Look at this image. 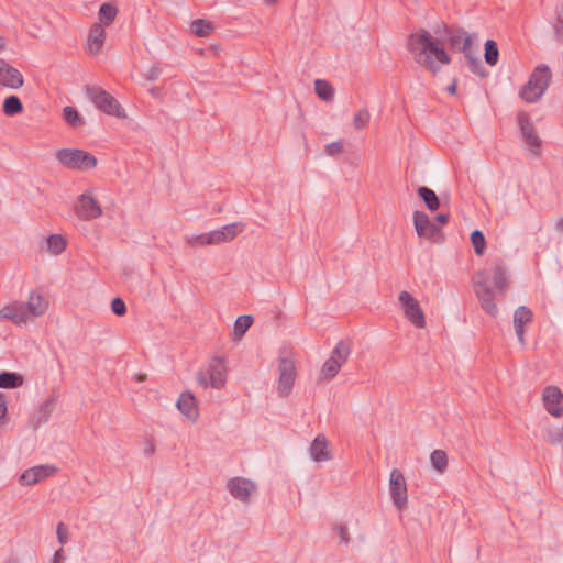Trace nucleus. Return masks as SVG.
<instances>
[{"label": "nucleus", "instance_id": "obj_1", "mask_svg": "<svg viewBox=\"0 0 563 563\" xmlns=\"http://www.w3.org/2000/svg\"><path fill=\"white\" fill-rule=\"evenodd\" d=\"M407 48L413 60L432 74H437L442 65L451 62L445 52L444 40L434 37L426 30L411 34L407 40Z\"/></svg>", "mask_w": 563, "mask_h": 563}, {"label": "nucleus", "instance_id": "obj_2", "mask_svg": "<svg viewBox=\"0 0 563 563\" xmlns=\"http://www.w3.org/2000/svg\"><path fill=\"white\" fill-rule=\"evenodd\" d=\"M474 290L481 307L492 317H496L498 308L494 301V289L504 294L507 289V271L501 261H496L493 271H481L474 276Z\"/></svg>", "mask_w": 563, "mask_h": 563}, {"label": "nucleus", "instance_id": "obj_3", "mask_svg": "<svg viewBox=\"0 0 563 563\" xmlns=\"http://www.w3.org/2000/svg\"><path fill=\"white\" fill-rule=\"evenodd\" d=\"M551 80V70L545 65H539L533 70L528 82L522 87L520 96L528 102L539 100Z\"/></svg>", "mask_w": 563, "mask_h": 563}, {"label": "nucleus", "instance_id": "obj_4", "mask_svg": "<svg viewBox=\"0 0 563 563\" xmlns=\"http://www.w3.org/2000/svg\"><path fill=\"white\" fill-rule=\"evenodd\" d=\"M57 161L65 167L85 172L97 165V158L90 153L78 148H63L56 153Z\"/></svg>", "mask_w": 563, "mask_h": 563}, {"label": "nucleus", "instance_id": "obj_5", "mask_svg": "<svg viewBox=\"0 0 563 563\" xmlns=\"http://www.w3.org/2000/svg\"><path fill=\"white\" fill-rule=\"evenodd\" d=\"M85 91L87 97L100 111L108 115H113L121 119L126 117L125 111L120 106V103L101 87L87 86Z\"/></svg>", "mask_w": 563, "mask_h": 563}, {"label": "nucleus", "instance_id": "obj_6", "mask_svg": "<svg viewBox=\"0 0 563 563\" xmlns=\"http://www.w3.org/2000/svg\"><path fill=\"white\" fill-rule=\"evenodd\" d=\"M197 382L205 388L209 386L214 389L223 388L227 382L224 358L220 356L212 357L209 362L207 374L199 372L197 375Z\"/></svg>", "mask_w": 563, "mask_h": 563}, {"label": "nucleus", "instance_id": "obj_7", "mask_svg": "<svg viewBox=\"0 0 563 563\" xmlns=\"http://www.w3.org/2000/svg\"><path fill=\"white\" fill-rule=\"evenodd\" d=\"M399 302L405 317L418 329L426 327V317L419 301L408 291L399 294Z\"/></svg>", "mask_w": 563, "mask_h": 563}, {"label": "nucleus", "instance_id": "obj_8", "mask_svg": "<svg viewBox=\"0 0 563 563\" xmlns=\"http://www.w3.org/2000/svg\"><path fill=\"white\" fill-rule=\"evenodd\" d=\"M389 492L393 504L399 510L407 507L408 494L404 474L398 468H393L389 475Z\"/></svg>", "mask_w": 563, "mask_h": 563}, {"label": "nucleus", "instance_id": "obj_9", "mask_svg": "<svg viewBox=\"0 0 563 563\" xmlns=\"http://www.w3.org/2000/svg\"><path fill=\"white\" fill-rule=\"evenodd\" d=\"M278 395L280 397H286L290 394L295 378H296V367L292 360L288 357H280L278 364Z\"/></svg>", "mask_w": 563, "mask_h": 563}, {"label": "nucleus", "instance_id": "obj_10", "mask_svg": "<svg viewBox=\"0 0 563 563\" xmlns=\"http://www.w3.org/2000/svg\"><path fill=\"white\" fill-rule=\"evenodd\" d=\"M227 488L233 498L244 504L250 503L251 496L257 490L254 482L240 476L230 478Z\"/></svg>", "mask_w": 563, "mask_h": 563}, {"label": "nucleus", "instance_id": "obj_11", "mask_svg": "<svg viewBox=\"0 0 563 563\" xmlns=\"http://www.w3.org/2000/svg\"><path fill=\"white\" fill-rule=\"evenodd\" d=\"M518 124L520 126L525 144L528 146L531 153L539 154L541 151L542 142L539 135L537 134L534 126L531 123L529 114L520 112L518 114Z\"/></svg>", "mask_w": 563, "mask_h": 563}, {"label": "nucleus", "instance_id": "obj_12", "mask_svg": "<svg viewBox=\"0 0 563 563\" xmlns=\"http://www.w3.org/2000/svg\"><path fill=\"white\" fill-rule=\"evenodd\" d=\"M413 224L417 234L424 239H434L440 234V228L423 211L413 212Z\"/></svg>", "mask_w": 563, "mask_h": 563}, {"label": "nucleus", "instance_id": "obj_13", "mask_svg": "<svg viewBox=\"0 0 563 563\" xmlns=\"http://www.w3.org/2000/svg\"><path fill=\"white\" fill-rule=\"evenodd\" d=\"M22 74L8 62L0 58V86L9 89H19L23 86Z\"/></svg>", "mask_w": 563, "mask_h": 563}, {"label": "nucleus", "instance_id": "obj_14", "mask_svg": "<svg viewBox=\"0 0 563 563\" xmlns=\"http://www.w3.org/2000/svg\"><path fill=\"white\" fill-rule=\"evenodd\" d=\"M76 213L82 220H92L101 216L99 203L88 194L79 196L76 205Z\"/></svg>", "mask_w": 563, "mask_h": 563}, {"label": "nucleus", "instance_id": "obj_15", "mask_svg": "<svg viewBox=\"0 0 563 563\" xmlns=\"http://www.w3.org/2000/svg\"><path fill=\"white\" fill-rule=\"evenodd\" d=\"M543 405L547 411L553 417H561L563 413V394L555 386H547L543 390Z\"/></svg>", "mask_w": 563, "mask_h": 563}, {"label": "nucleus", "instance_id": "obj_16", "mask_svg": "<svg viewBox=\"0 0 563 563\" xmlns=\"http://www.w3.org/2000/svg\"><path fill=\"white\" fill-rule=\"evenodd\" d=\"M56 472V467L52 465H37L25 470L19 478V483L23 486L35 485L41 481L49 477Z\"/></svg>", "mask_w": 563, "mask_h": 563}, {"label": "nucleus", "instance_id": "obj_17", "mask_svg": "<svg viewBox=\"0 0 563 563\" xmlns=\"http://www.w3.org/2000/svg\"><path fill=\"white\" fill-rule=\"evenodd\" d=\"M239 227L240 223H231L223 225L218 230L206 232L207 245H216L232 241L238 235V233L242 231V228Z\"/></svg>", "mask_w": 563, "mask_h": 563}, {"label": "nucleus", "instance_id": "obj_18", "mask_svg": "<svg viewBox=\"0 0 563 563\" xmlns=\"http://www.w3.org/2000/svg\"><path fill=\"white\" fill-rule=\"evenodd\" d=\"M532 311L526 306H520L515 310L514 327L521 344L525 343V325L532 322Z\"/></svg>", "mask_w": 563, "mask_h": 563}, {"label": "nucleus", "instance_id": "obj_19", "mask_svg": "<svg viewBox=\"0 0 563 563\" xmlns=\"http://www.w3.org/2000/svg\"><path fill=\"white\" fill-rule=\"evenodd\" d=\"M0 317L11 320L13 323L18 325L26 323L29 320V313L22 302H14L4 306L0 310Z\"/></svg>", "mask_w": 563, "mask_h": 563}, {"label": "nucleus", "instance_id": "obj_20", "mask_svg": "<svg viewBox=\"0 0 563 563\" xmlns=\"http://www.w3.org/2000/svg\"><path fill=\"white\" fill-rule=\"evenodd\" d=\"M106 38V32L101 23H95L88 34V41H87V52L89 55H97L103 44Z\"/></svg>", "mask_w": 563, "mask_h": 563}, {"label": "nucleus", "instance_id": "obj_21", "mask_svg": "<svg viewBox=\"0 0 563 563\" xmlns=\"http://www.w3.org/2000/svg\"><path fill=\"white\" fill-rule=\"evenodd\" d=\"M310 456L314 462H325L331 460L329 442L324 434H318L310 445Z\"/></svg>", "mask_w": 563, "mask_h": 563}, {"label": "nucleus", "instance_id": "obj_22", "mask_svg": "<svg viewBox=\"0 0 563 563\" xmlns=\"http://www.w3.org/2000/svg\"><path fill=\"white\" fill-rule=\"evenodd\" d=\"M178 410L185 415L189 420L196 421L199 413L195 396L189 393H181L177 400Z\"/></svg>", "mask_w": 563, "mask_h": 563}, {"label": "nucleus", "instance_id": "obj_23", "mask_svg": "<svg viewBox=\"0 0 563 563\" xmlns=\"http://www.w3.org/2000/svg\"><path fill=\"white\" fill-rule=\"evenodd\" d=\"M54 401L52 398L46 399L36 412L33 415L31 423L34 430H37L40 426L46 423L53 412Z\"/></svg>", "mask_w": 563, "mask_h": 563}, {"label": "nucleus", "instance_id": "obj_24", "mask_svg": "<svg viewBox=\"0 0 563 563\" xmlns=\"http://www.w3.org/2000/svg\"><path fill=\"white\" fill-rule=\"evenodd\" d=\"M47 307L48 302L42 295L31 292L25 309L29 314L33 317H40L45 313Z\"/></svg>", "mask_w": 563, "mask_h": 563}, {"label": "nucleus", "instance_id": "obj_25", "mask_svg": "<svg viewBox=\"0 0 563 563\" xmlns=\"http://www.w3.org/2000/svg\"><path fill=\"white\" fill-rule=\"evenodd\" d=\"M461 51L464 54V57L467 60L468 68L472 73L478 75L479 77H484L486 75V70L482 65L479 57L476 52H474L472 44L465 47H461Z\"/></svg>", "mask_w": 563, "mask_h": 563}, {"label": "nucleus", "instance_id": "obj_26", "mask_svg": "<svg viewBox=\"0 0 563 563\" xmlns=\"http://www.w3.org/2000/svg\"><path fill=\"white\" fill-rule=\"evenodd\" d=\"M46 251L53 255H59L67 246L65 238L60 234H51L45 240Z\"/></svg>", "mask_w": 563, "mask_h": 563}, {"label": "nucleus", "instance_id": "obj_27", "mask_svg": "<svg viewBox=\"0 0 563 563\" xmlns=\"http://www.w3.org/2000/svg\"><path fill=\"white\" fill-rule=\"evenodd\" d=\"M350 354L351 344L347 341L341 340L332 350L330 358H334L342 366L347 361Z\"/></svg>", "mask_w": 563, "mask_h": 563}, {"label": "nucleus", "instance_id": "obj_28", "mask_svg": "<svg viewBox=\"0 0 563 563\" xmlns=\"http://www.w3.org/2000/svg\"><path fill=\"white\" fill-rule=\"evenodd\" d=\"M24 378L14 372L0 373V388H18L23 385Z\"/></svg>", "mask_w": 563, "mask_h": 563}, {"label": "nucleus", "instance_id": "obj_29", "mask_svg": "<svg viewBox=\"0 0 563 563\" xmlns=\"http://www.w3.org/2000/svg\"><path fill=\"white\" fill-rule=\"evenodd\" d=\"M253 324V318L249 314L238 317L233 327V340H241Z\"/></svg>", "mask_w": 563, "mask_h": 563}, {"label": "nucleus", "instance_id": "obj_30", "mask_svg": "<svg viewBox=\"0 0 563 563\" xmlns=\"http://www.w3.org/2000/svg\"><path fill=\"white\" fill-rule=\"evenodd\" d=\"M419 197L423 200L427 208L431 211H435L440 207V201L435 192L428 187H420L418 189Z\"/></svg>", "mask_w": 563, "mask_h": 563}, {"label": "nucleus", "instance_id": "obj_31", "mask_svg": "<svg viewBox=\"0 0 563 563\" xmlns=\"http://www.w3.org/2000/svg\"><path fill=\"white\" fill-rule=\"evenodd\" d=\"M314 90L317 96L324 101H332L334 98V88L327 80L317 79L314 81Z\"/></svg>", "mask_w": 563, "mask_h": 563}, {"label": "nucleus", "instance_id": "obj_32", "mask_svg": "<svg viewBox=\"0 0 563 563\" xmlns=\"http://www.w3.org/2000/svg\"><path fill=\"white\" fill-rule=\"evenodd\" d=\"M23 111V106L21 100L16 96H10L4 99L3 102V112L7 115H15L18 113H21Z\"/></svg>", "mask_w": 563, "mask_h": 563}, {"label": "nucleus", "instance_id": "obj_33", "mask_svg": "<svg viewBox=\"0 0 563 563\" xmlns=\"http://www.w3.org/2000/svg\"><path fill=\"white\" fill-rule=\"evenodd\" d=\"M430 462L439 473H443L448 467V455L443 450H434L430 455Z\"/></svg>", "mask_w": 563, "mask_h": 563}, {"label": "nucleus", "instance_id": "obj_34", "mask_svg": "<svg viewBox=\"0 0 563 563\" xmlns=\"http://www.w3.org/2000/svg\"><path fill=\"white\" fill-rule=\"evenodd\" d=\"M498 56L499 52L496 42L487 40L485 42V62L490 66H495L498 62Z\"/></svg>", "mask_w": 563, "mask_h": 563}, {"label": "nucleus", "instance_id": "obj_35", "mask_svg": "<svg viewBox=\"0 0 563 563\" xmlns=\"http://www.w3.org/2000/svg\"><path fill=\"white\" fill-rule=\"evenodd\" d=\"M471 242L476 255H483L486 249V240L481 230H474L471 233Z\"/></svg>", "mask_w": 563, "mask_h": 563}, {"label": "nucleus", "instance_id": "obj_36", "mask_svg": "<svg viewBox=\"0 0 563 563\" xmlns=\"http://www.w3.org/2000/svg\"><path fill=\"white\" fill-rule=\"evenodd\" d=\"M342 366L334 361V358H328L321 368V376L325 379H332L336 376Z\"/></svg>", "mask_w": 563, "mask_h": 563}, {"label": "nucleus", "instance_id": "obj_37", "mask_svg": "<svg viewBox=\"0 0 563 563\" xmlns=\"http://www.w3.org/2000/svg\"><path fill=\"white\" fill-rule=\"evenodd\" d=\"M191 30L197 36L205 37L211 33L213 26L206 20L197 19L191 23Z\"/></svg>", "mask_w": 563, "mask_h": 563}, {"label": "nucleus", "instance_id": "obj_38", "mask_svg": "<svg viewBox=\"0 0 563 563\" xmlns=\"http://www.w3.org/2000/svg\"><path fill=\"white\" fill-rule=\"evenodd\" d=\"M63 118L71 126H80L84 123V120L78 111L70 106H67L63 109Z\"/></svg>", "mask_w": 563, "mask_h": 563}, {"label": "nucleus", "instance_id": "obj_39", "mask_svg": "<svg viewBox=\"0 0 563 563\" xmlns=\"http://www.w3.org/2000/svg\"><path fill=\"white\" fill-rule=\"evenodd\" d=\"M117 8L110 3H103L99 10V19L101 22H104L107 25L112 23L117 16Z\"/></svg>", "mask_w": 563, "mask_h": 563}, {"label": "nucleus", "instance_id": "obj_40", "mask_svg": "<svg viewBox=\"0 0 563 563\" xmlns=\"http://www.w3.org/2000/svg\"><path fill=\"white\" fill-rule=\"evenodd\" d=\"M450 44L453 48L461 51V47H465L472 44V38L465 32H459L453 34L449 38Z\"/></svg>", "mask_w": 563, "mask_h": 563}, {"label": "nucleus", "instance_id": "obj_41", "mask_svg": "<svg viewBox=\"0 0 563 563\" xmlns=\"http://www.w3.org/2000/svg\"><path fill=\"white\" fill-rule=\"evenodd\" d=\"M369 120V111L367 109H361L353 117V126L356 130H362L368 124Z\"/></svg>", "mask_w": 563, "mask_h": 563}, {"label": "nucleus", "instance_id": "obj_42", "mask_svg": "<svg viewBox=\"0 0 563 563\" xmlns=\"http://www.w3.org/2000/svg\"><path fill=\"white\" fill-rule=\"evenodd\" d=\"M184 240H185L186 244H188L189 246H192V247L207 245L206 233H201L198 235H185Z\"/></svg>", "mask_w": 563, "mask_h": 563}, {"label": "nucleus", "instance_id": "obj_43", "mask_svg": "<svg viewBox=\"0 0 563 563\" xmlns=\"http://www.w3.org/2000/svg\"><path fill=\"white\" fill-rule=\"evenodd\" d=\"M111 310L115 316H124L126 313L125 302L121 298H114L111 301Z\"/></svg>", "mask_w": 563, "mask_h": 563}, {"label": "nucleus", "instance_id": "obj_44", "mask_svg": "<svg viewBox=\"0 0 563 563\" xmlns=\"http://www.w3.org/2000/svg\"><path fill=\"white\" fill-rule=\"evenodd\" d=\"M334 532L340 537L341 542L347 544L351 540L349 529L343 523H338L333 527Z\"/></svg>", "mask_w": 563, "mask_h": 563}, {"label": "nucleus", "instance_id": "obj_45", "mask_svg": "<svg viewBox=\"0 0 563 563\" xmlns=\"http://www.w3.org/2000/svg\"><path fill=\"white\" fill-rule=\"evenodd\" d=\"M162 74V68L158 64L152 65L144 74V78L150 81L157 80Z\"/></svg>", "mask_w": 563, "mask_h": 563}, {"label": "nucleus", "instance_id": "obj_46", "mask_svg": "<svg viewBox=\"0 0 563 563\" xmlns=\"http://www.w3.org/2000/svg\"><path fill=\"white\" fill-rule=\"evenodd\" d=\"M58 542L64 545L68 541V529L64 522H59L56 527Z\"/></svg>", "mask_w": 563, "mask_h": 563}, {"label": "nucleus", "instance_id": "obj_47", "mask_svg": "<svg viewBox=\"0 0 563 563\" xmlns=\"http://www.w3.org/2000/svg\"><path fill=\"white\" fill-rule=\"evenodd\" d=\"M555 34L560 41L563 40V8L558 11L556 24L554 25Z\"/></svg>", "mask_w": 563, "mask_h": 563}, {"label": "nucleus", "instance_id": "obj_48", "mask_svg": "<svg viewBox=\"0 0 563 563\" xmlns=\"http://www.w3.org/2000/svg\"><path fill=\"white\" fill-rule=\"evenodd\" d=\"M343 151V144L341 142H332L325 146V152L330 156L340 154Z\"/></svg>", "mask_w": 563, "mask_h": 563}, {"label": "nucleus", "instance_id": "obj_49", "mask_svg": "<svg viewBox=\"0 0 563 563\" xmlns=\"http://www.w3.org/2000/svg\"><path fill=\"white\" fill-rule=\"evenodd\" d=\"M545 440L551 444H559L562 441L561 433L549 430Z\"/></svg>", "mask_w": 563, "mask_h": 563}, {"label": "nucleus", "instance_id": "obj_50", "mask_svg": "<svg viewBox=\"0 0 563 563\" xmlns=\"http://www.w3.org/2000/svg\"><path fill=\"white\" fill-rule=\"evenodd\" d=\"M7 415L5 397L0 393V424Z\"/></svg>", "mask_w": 563, "mask_h": 563}, {"label": "nucleus", "instance_id": "obj_51", "mask_svg": "<svg viewBox=\"0 0 563 563\" xmlns=\"http://www.w3.org/2000/svg\"><path fill=\"white\" fill-rule=\"evenodd\" d=\"M449 219H450V217L448 213H439L435 216L434 222H438L440 224H445V223H448Z\"/></svg>", "mask_w": 563, "mask_h": 563}, {"label": "nucleus", "instance_id": "obj_52", "mask_svg": "<svg viewBox=\"0 0 563 563\" xmlns=\"http://www.w3.org/2000/svg\"><path fill=\"white\" fill-rule=\"evenodd\" d=\"M148 93L154 98H161L163 96V88L152 87L151 89H148Z\"/></svg>", "mask_w": 563, "mask_h": 563}, {"label": "nucleus", "instance_id": "obj_53", "mask_svg": "<svg viewBox=\"0 0 563 563\" xmlns=\"http://www.w3.org/2000/svg\"><path fill=\"white\" fill-rule=\"evenodd\" d=\"M63 560H64L63 549L55 551V553L53 555L52 563H62Z\"/></svg>", "mask_w": 563, "mask_h": 563}, {"label": "nucleus", "instance_id": "obj_54", "mask_svg": "<svg viewBox=\"0 0 563 563\" xmlns=\"http://www.w3.org/2000/svg\"><path fill=\"white\" fill-rule=\"evenodd\" d=\"M154 451H155L154 445H153L152 443H150V442H148V443L146 444L145 449H144V453H145L146 455H152V454H154Z\"/></svg>", "mask_w": 563, "mask_h": 563}, {"label": "nucleus", "instance_id": "obj_55", "mask_svg": "<svg viewBox=\"0 0 563 563\" xmlns=\"http://www.w3.org/2000/svg\"><path fill=\"white\" fill-rule=\"evenodd\" d=\"M7 49V42L4 37L0 36V53L4 52Z\"/></svg>", "mask_w": 563, "mask_h": 563}, {"label": "nucleus", "instance_id": "obj_56", "mask_svg": "<svg viewBox=\"0 0 563 563\" xmlns=\"http://www.w3.org/2000/svg\"><path fill=\"white\" fill-rule=\"evenodd\" d=\"M134 379L137 382V383H142L146 379V375L145 374H135L134 375Z\"/></svg>", "mask_w": 563, "mask_h": 563}, {"label": "nucleus", "instance_id": "obj_57", "mask_svg": "<svg viewBox=\"0 0 563 563\" xmlns=\"http://www.w3.org/2000/svg\"><path fill=\"white\" fill-rule=\"evenodd\" d=\"M448 91H449V93H451V95L455 93V91H456V84H455V82H453L452 85H450V86L448 87Z\"/></svg>", "mask_w": 563, "mask_h": 563}, {"label": "nucleus", "instance_id": "obj_58", "mask_svg": "<svg viewBox=\"0 0 563 563\" xmlns=\"http://www.w3.org/2000/svg\"><path fill=\"white\" fill-rule=\"evenodd\" d=\"M556 229L563 231V218H561L556 223Z\"/></svg>", "mask_w": 563, "mask_h": 563}, {"label": "nucleus", "instance_id": "obj_59", "mask_svg": "<svg viewBox=\"0 0 563 563\" xmlns=\"http://www.w3.org/2000/svg\"><path fill=\"white\" fill-rule=\"evenodd\" d=\"M263 2L266 4V5H273L277 2V0H263Z\"/></svg>", "mask_w": 563, "mask_h": 563}]
</instances>
